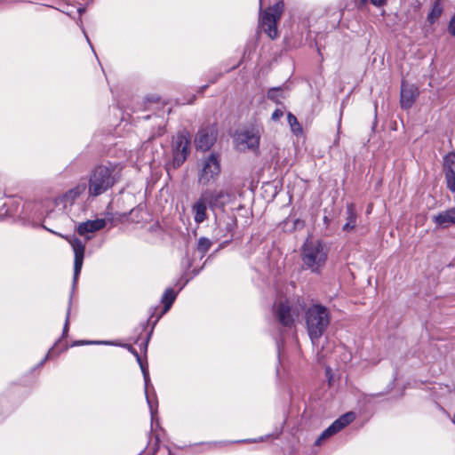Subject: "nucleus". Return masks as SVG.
I'll return each instance as SVG.
<instances>
[{"mask_svg":"<svg viewBox=\"0 0 455 455\" xmlns=\"http://www.w3.org/2000/svg\"><path fill=\"white\" fill-rule=\"evenodd\" d=\"M443 172L447 188L455 193V154L450 153L444 157Z\"/></svg>","mask_w":455,"mask_h":455,"instance_id":"obj_12","label":"nucleus"},{"mask_svg":"<svg viewBox=\"0 0 455 455\" xmlns=\"http://www.w3.org/2000/svg\"><path fill=\"white\" fill-rule=\"evenodd\" d=\"M133 353L137 356L138 361L140 362V358L138 353L136 351H134ZM140 363V367H141V371H142L144 381H145V394H146V396H148V387L149 381H150L149 373H148V371L142 365V363ZM147 399H148V397H147ZM148 403L149 406L151 407L149 400H148Z\"/></svg>","mask_w":455,"mask_h":455,"instance_id":"obj_25","label":"nucleus"},{"mask_svg":"<svg viewBox=\"0 0 455 455\" xmlns=\"http://www.w3.org/2000/svg\"><path fill=\"white\" fill-rule=\"evenodd\" d=\"M305 314L307 332L315 344L329 326L331 315L329 310L319 304L309 307Z\"/></svg>","mask_w":455,"mask_h":455,"instance_id":"obj_1","label":"nucleus"},{"mask_svg":"<svg viewBox=\"0 0 455 455\" xmlns=\"http://www.w3.org/2000/svg\"><path fill=\"white\" fill-rule=\"evenodd\" d=\"M190 153V137L188 132H180L172 140V164L180 167Z\"/></svg>","mask_w":455,"mask_h":455,"instance_id":"obj_7","label":"nucleus"},{"mask_svg":"<svg viewBox=\"0 0 455 455\" xmlns=\"http://www.w3.org/2000/svg\"><path fill=\"white\" fill-rule=\"evenodd\" d=\"M419 94V88L415 84H408L405 81L401 84L400 104L404 109H409L414 104Z\"/></svg>","mask_w":455,"mask_h":455,"instance_id":"obj_11","label":"nucleus"},{"mask_svg":"<svg viewBox=\"0 0 455 455\" xmlns=\"http://www.w3.org/2000/svg\"><path fill=\"white\" fill-rule=\"evenodd\" d=\"M208 192V202L211 208L224 207L228 202L230 194L225 190H206Z\"/></svg>","mask_w":455,"mask_h":455,"instance_id":"obj_14","label":"nucleus"},{"mask_svg":"<svg viewBox=\"0 0 455 455\" xmlns=\"http://www.w3.org/2000/svg\"><path fill=\"white\" fill-rule=\"evenodd\" d=\"M449 32L455 36V13L454 16L451 18L450 24H449Z\"/></svg>","mask_w":455,"mask_h":455,"instance_id":"obj_28","label":"nucleus"},{"mask_svg":"<svg viewBox=\"0 0 455 455\" xmlns=\"http://www.w3.org/2000/svg\"><path fill=\"white\" fill-rule=\"evenodd\" d=\"M267 98L274 102L280 104L285 96L281 88H272L267 92Z\"/></svg>","mask_w":455,"mask_h":455,"instance_id":"obj_22","label":"nucleus"},{"mask_svg":"<svg viewBox=\"0 0 455 455\" xmlns=\"http://www.w3.org/2000/svg\"><path fill=\"white\" fill-rule=\"evenodd\" d=\"M106 226V220L104 219H97L94 220H87L79 224L77 227V232L80 235H84L86 233H92L102 229Z\"/></svg>","mask_w":455,"mask_h":455,"instance_id":"obj_16","label":"nucleus"},{"mask_svg":"<svg viewBox=\"0 0 455 455\" xmlns=\"http://www.w3.org/2000/svg\"><path fill=\"white\" fill-rule=\"evenodd\" d=\"M442 12H443V8H442L440 3L438 1H436L433 5V8H432L430 13L428 14L427 20L431 23L435 22L440 17V15L442 14Z\"/></svg>","mask_w":455,"mask_h":455,"instance_id":"obj_24","label":"nucleus"},{"mask_svg":"<svg viewBox=\"0 0 455 455\" xmlns=\"http://www.w3.org/2000/svg\"><path fill=\"white\" fill-rule=\"evenodd\" d=\"M61 237L65 238L71 245L75 259H74V282H76L78 275L81 272L84 251H85V243L82 242L80 239L75 236H64L60 235Z\"/></svg>","mask_w":455,"mask_h":455,"instance_id":"obj_8","label":"nucleus"},{"mask_svg":"<svg viewBox=\"0 0 455 455\" xmlns=\"http://www.w3.org/2000/svg\"><path fill=\"white\" fill-rule=\"evenodd\" d=\"M339 430L337 429L336 426L332 423L328 428H326L322 435L317 438L315 441L316 445H320L321 443L329 438L330 436L333 435L334 434L338 433Z\"/></svg>","mask_w":455,"mask_h":455,"instance_id":"obj_23","label":"nucleus"},{"mask_svg":"<svg viewBox=\"0 0 455 455\" xmlns=\"http://www.w3.org/2000/svg\"><path fill=\"white\" fill-rule=\"evenodd\" d=\"M305 302L300 298L288 299L280 298L273 307L275 317L286 327H291L305 310Z\"/></svg>","mask_w":455,"mask_h":455,"instance_id":"obj_2","label":"nucleus"},{"mask_svg":"<svg viewBox=\"0 0 455 455\" xmlns=\"http://www.w3.org/2000/svg\"><path fill=\"white\" fill-rule=\"evenodd\" d=\"M115 171L112 166L100 165L96 167L89 180V194L97 196L111 188L117 180Z\"/></svg>","mask_w":455,"mask_h":455,"instance_id":"obj_4","label":"nucleus"},{"mask_svg":"<svg viewBox=\"0 0 455 455\" xmlns=\"http://www.w3.org/2000/svg\"><path fill=\"white\" fill-rule=\"evenodd\" d=\"M327 251L319 240H307L302 250L303 265L312 272H318L325 264Z\"/></svg>","mask_w":455,"mask_h":455,"instance_id":"obj_3","label":"nucleus"},{"mask_svg":"<svg viewBox=\"0 0 455 455\" xmlns=\"http://www.w3.org/2000/svg\"><path fill=\"white\" fill-rule=\"evenodd\" d=\"M371 2L376 6H380L385 4L386 0H371Z\"/></svg>","mask_w":455,"mask_h":455,"instance_id":"obj_29","label":"nucleus"},{"mask_svg":"<svg viewBox=\"0 0 455 455\" xmlns=\"http://www.w3.org/2000/svg\"><path fill=\"white\" fill-rule=\"evenodd\" d=\"M176 299V293L172 289H167L162 298V302L164 304V312H167Z\"/></svg>","mask_w":455,"mask_h":455,"instance_id":"obj_20","label":"nucleus"},{"mask_svg":"<svg viewBox=\"0 0 455 455\" xmlns=\"http://www.w3.org/2000/svg\"><path fill=\"white\" fill-rule=\"evenodd\" d=\"M221 171L220 156L212 153L201 160L198 170V183L203 186L214 182Z\"/></svg>","mask_w":455,"mask_h":455,"instance_id":"obj_5","label":"nucleus"},{"mask_svg":"<svg viewBox=\"0 0 455 455\" xmlns=\"http://www.w3.org/2000/svg\"><path fill=\"white\" fill-rule=\"evenodd\" d=\"M283 116V112L282 109H275L272 114V120L278 121Z\"/></svg>","mask_w":455,"mask_h":455,"instance_id":"obj_27","label":"nucleus"},{"mask_svg":"<svg viewBox=\"0 0 455 455\" xmlns=\"http://www.w3.org/2000/svg\"><path fill=\"white\" fill-rule=\"evenodd\" d=\"M208 194V192H204L192 206L194 220L197 224H201L207 219Z\"/></svg>","mask_w":455,"mask_h":455,"instance_id":"obj_13","label":"nucleus"},{"mask_svg":"<svg viewBox=\"0 0 455 455\" xmlns=\"http://www.w3.org/2000/svg\"><path fill=\"white\" fill-rule=\"evenodd\" d=\"M85 189L86 186L84 184H79L63 194L58 198V201L64 204H72L73 202L85 191Z\"/></svg>","mask_w":455,"mask_h":455,"instance_id":"obj_17","label":"nucleus"},{"mask_svg":"<svg viewBox=\"0 0 455 455\" xmlns=\"http://www.w3.org/2000/svg\"><path fill=\"white\" fill-rule=\"evenodd\" d=\"M260 135L257 130H243L235 134V140L239 150L257 148L259 144Z\"/></svg>","mask_w":455,"mask_h":455,"instance_id":"obj_9","label":"nucleus"},{"mask_svg":"<svg viewBox=\"0 0 455 455\" xmlns=\"http://www.w3.org/2000/svg\"><path fill=\"white\" fill-rule=\"evenodd\" d=\"M283 2L280 1L272 7L260 12V22L262 28L267 36L275 39L278 36L276 23L283 12Z\"/></svg>","mask_w":455,"mask_h":455,"instance_id":"obj_6","label":"nucleus"},{"mask_svg":"<svg viewBox=\"0 0 455 455\" xmlns=\"http://www.w3.org/2000/svg\"><path fill=\"white\" fill-rule=\"evenodd\" d=\"M217 133V128L213 125L200 129L195 140L196 148L202 151L209 150L216 141Z\"/></svg>","mask_w":455,"mask_h":455,"instance_id":"obj_10","label":"nucleus"},{"mask_svg":"<svg viewBox=\"0 0 455 455\" xmlns=\"http://www.w3.org/2000/svg\"><path fill=\"white\" fill-rule=\"evenodd\" d=\"M357 213L355 211V205L352 203L347 205V221L343 226L342 229L346 232H351L355 230L356 227Z\"/></svg>","mask_w":455,"mask_h":455,"instance_id":"obj_18","label":"nucleus"},{"mask_svg":"<svg viewBox=\"0 0 455 455\" xmlns=\"http://www.w3.org/2000/svg\"><path fill=\"white\" fill-rule=\"evenodd\" d=\"M433 222L441 228L455 225V208H450L433 216Z\"/></svg>","mask_w":455,"mask_h":455,"instance_id":"obj_15","label":"nucleus"},{"mask_svg":"<svg viewBox=\"0 0 455 455\" xmlns=\"http://www.w3.org/2000/svg\"><path fill=\"white\" fill-rule=\"evenodd\" d=\"M355 419V415L354 412H347L336 419L333 424L336 426L337 429L340 431L342 428L351 423Z\"/></svg>","mask_w":455,"mask_h":455,"instance_id":"obj_19","label":"nucleus"},{"mask_svg":"<svg viewBox=\"0 0 455 455\" xmlns=\"http://www.w3.org/2000/svg\"><path fill=\"white\" fill-rule=\"evenodd\" d=\"M287 120H288V124L291 127V132L295 135L298 136V135L302 134V127L299 124V123L298 122L297 117L294 115H292L291 113H288Z\"/></svg>","mask_w":455,"mask_h":455,"instance_id":"obj_21","label":"nucleus"},{"mask_svg":"<svg viewBox=\"0 0 455 455\" xmlns=\"http://www.w3.org/2000/svg\"><path fill=\"white\" fill-rule=\"evenodd\" d=\"M211 245H212V243L209 239L202 237L198 241L197 249H198V251H200L202 252H205L210 249Z\"/></svg>","mask_w":455,"mask_h":455,"instance_id":"obj_26","label":"nucleus"},{"mask_svg":"<svg viewBox=\"0 0 455 455\" xmlns=\"http://www.w3.org/2000/svg\"><path fill=\"white\" fill-rule=\"evenodd\" d=\"M68 315H69V311H68V315H67V319H66V323H65V328H64V331H67V329H68Z\"/></svg>","mask_w":455,"mask_h":455,"instance_id":"obj_30","label":"nucleus"}]
</instances>
